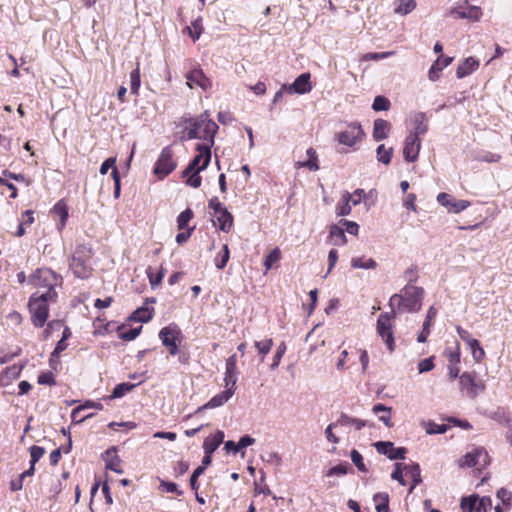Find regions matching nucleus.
<instances>
[{"label":"nucleus","instance_id":"obj_50","mask_svg":"<svg viewBox=\"0 0 512 512\" xmlns=\"http://www.w3.org/2000/svg\"><path fill=\"white\" fill-rule=\"evenodd\" d=\"M497 498L505 505L508 509L512 506V492L506 488H500L496 493Z\"/></svg>","mask_w":512,"mask_h":512},{"label":"nucleus","instance_id":"obj_36","mask_svg":"<svg viewBox=\"0 0 512 512\" xmlns=\"http://www.w3.org/2000/svg\"><path fill=\"white\" fill-rule=\"evenodd\" d=\"M106 455L108 457L111 456V458L106 461V468L110 469L118 474H122L123 470L120 467L121 460L116 455V450L114 448L108 449L106 451Z\"/></svg>","mask_w":512,"mask_h":512},{"label":"nucleus","instance_id":"obj_30","mask_svg":"<svg viewBox=\"0 0 512 512\" xmlns=\"http://www.w3.org/2000/svg\"><path fill=\"white\" fill-rule=\"evenodd\" d=\"M327 241L333 246L345 245L347 242L345 230L342 229L340 226H331Z\"/></svg>","mask_w":512,"mask_h":512},{"label":"nucleus","instance_id":"obj_13","mask_svg":"<svg viewBox=\"0 0 512 512\" xmlns=\"http://www.w3.org/2000/svg\"><path fill=\"white\" fill-rule=\"evenodd\" d=\"M437 201L440 205L445 207L450 213H459L466 209L470 202L467 200H458L454 198L452 195L442 192L437 196Z\"/></svg>","mask_w":512,"mask_h":512},{"label":"nucleus","instance_id":"obj_57","mask_svg":"<svg viewBox=\"0 0 512 512\" xmlns=\"http://www.w3.org/2000/svg\"><path fill=\"white\" fill-rule=\"evenodd\" d=\"M447 425L445 424H436L435 422H429L427 424L426 432L430 435L432 434H443L447 431Z\"/></svg>","mask_w":512,"mask_h":512},{"label":"nucleus","instance_id":"obj_56","mask_svg":"<svg viewBox=\"0 0 512 512\" xmlns=\"http://www.w3.org/2000/svg\"><path fill=\"white\" fill-rule=\"evenodd\" d=\"M45 454V449L43 447L33 445L30 447V456H31V464L35 466L36 462H38L43 455Z\"/></svg>","mask_w":512,"mask_h":512},{"label":"nucleus","instance_id":"obj_37","mask_svg":"<svg viewBox=\"0 0 512 512\" xmlns=\"http://www.w3.org/2000/svg\"><path fill=\"white\" fill-rule=\"evenodd\" d=\"M404 469L412 478V485L410 487L411 492L418 484L422 482L420 466L419 464L414 463L412 465L404 466Z\"/></svg>","mask_w":512,"mask_h":512},{"label":"nucleus","instance_id":"obj_22","mask_svg":"<svg viewBox=\"0 0 512 512\" xmlns=\"http://www.w3.org/2000/svg\"><path fill=\"white\" fill-rule=\"evenodd\" d=\"M218 129L219 127L214 121H208L207 123L203 124L202 134L200 133L199 139L205 140L206 142L203 144L209 145V148H211L214 145V138Z\"/></svg>","mask_w":512,"mask_h":512},{"label":"nucleus","instance_id":"obj_44","mask_svg":"<svg viewBox=\"0 0 512 512\" xmlns=\"http://www.w3.org/2000/svg\"><path fill=\"white\" fill-rule=\"evenodd\" d=\"M478 502L477 495H471L469 497H463L461 499L460 507L463 512H476V504Z\"/></svg>","mask_w":512,"mask_h":512},{"label":"nucleus","instance_id":"obj_59","mask_svg":"<svg viewBox=\"0 0 512 512\" xmlns=\"http://www.w3.org/2000/svg\"><path fill=\"white\" fill-rule=\"evenodd\" d=\"M160 489L168 493H176L179 496L183 494V491L178 488L177 484L164 480L160 481Z\"/></svg>","mask_w":512,"mask_h":512},{"label":"nucleus","instance_id":"obj_47","mask_svg":"<svg viewBox=\"0 0 512 512\" xmlns=\"http://www.w3.org/2000/svg\"><path fill=\"white\" fill-rule=\"evenodd\" d=\"M230 257V251L227 244H224L222 251L215 258V265L218 269H223Z\"/></svg>","mask_w":512,"mask_h":512},{"label":"nucleus","instance_id":"obj_63","mask_svg":"<svg viewBox=\"0 0 512 512\" xmlns=\"http://www.w3.org/2000/svg\"><path fill=\"white\" fill-rule=\"evenodd\" d=\"M38 383L41 385H54L55 377L52 372H44L38 376Z\"/></svg>","mask_w":512,"mask_h":512},{"label":"nucleus","instance_id":"obj_28","mask_svg":"<svg viewBox=\"0 0 512 512\" xmlns=\"http://www.w3.org/2000/svg\"><path fill=\"white\" fill-rule=\"evenodd\" d=\"M436 315L437 310L433 306H431L427 311L426 320L423 323L422 331L420 332L417 338V341L419 343H424L427 340V337L430 334V327L432 325V321L436 317Z\"/></svg>","mask_w":512,"mask_h":512},{"label":"nucleus","instance_id":"obj_5","mask_svg":"<svg viewBox=\"0 0 512 512\" xmlns=\"http://www.w3.org/2000/svg\"><path fill=\"white\" fill-rule=\"evenodd\" d=\"M57 280L56 273L49 268H39L29 278V282L34 287L46 289L44 292H40V294L46 295L48 298L57 297V292L55 291Z\"/></svg>","mask_w":512,"mask_h":512},{"label":"nucleus","instance_id":"obj_4","mask_svg":"<svg viewBox=\"0 0 512 512\" xmlns=\"http://www.w3.org/2000/svg\"><path fill=\"white\" fill-rule=\"evenodd\" d=\"M56 298H48L46 295L40 294V291L33 293L28 302L31 320L34 326L43 327L49 315L48 303L55 301Z\"/></svg>","mask_w":512,"mask_h":512},{"label":"nucleus","instance_id":"obj_33","mask_svg":"<svg viewBox=\"0 0 512 512\" xmlns=\"http://www.w3.org/2000/svg\"><path fill=\"white\" fill-rule=\"evenodd\" d=\"M306 153L308 156V160L307 161H298L296 163V167L297 168L305 167L311 171H317L319 169V165H318V158H317L316 151L313 148H309Z\"/></svg>","mask_w":512,"mask_h":512},{"label":"nucleus","instance_id":"obj_27","mask_svg":"<svg viewBox=\"0 0 512 512\" xmlns=\"http://www.w3.org/2000/svg\"><path fill=\"white\" fill-rule=\"evenodd\" d=\"M413 122L415 124L414 131L411 135H416L418 138L420 135H425L428 131V120L424 112H417L413 115Z\"/></svg>","mask_w":512,"mask_h":512},{"label":"nucleus","instance_id":"obj_64","mask_svg":"<svg viewBox=\"0 0 512 512\" xmlns=\"http://www.w3.org/2000/svg\"><path fill=\"white\" fill-rule=\"evenodd\" d=\"M489 507H491V499L489 497H482L481 499L478 497L476 512H487Z\"/></svg>","mask_w":512,"mask_h":512},{"label":"nucleus","instance_id":"obj_51","mask_svg":"<svg viewBox=\"0 0 512 512\" xmlns=\"http://www.w3.org/2000/svg\"><path fill=\"white\" fill-rule=\"evenodd\" d=\"M351 461L361 472H367V467L364 464L363 457L356 449H353L350 453Z\"/></svg>","mask_w":512,"mask_h":512},{"label":"nucleus","instance_id":"obj_14","mask_svg":"<svg viewBox=\"0 0 512 512\" xmlns=\"http://www.w3.org/2000/svg\"><path fill=\"white\" fill-rule=\"evenodd\" d=\"M374 447L379 454L387 456L390 460H402L407 452L404 447L395 448L390 441H378L374 443Z\"/></svg>","mask_w":512,"mask_h":512},{"label":"nucleus","instance_id":"obj_35","mask_svg":"<svg viewBox=\"0 0 512 512\" xmlns=\"http://www.w3.org/2000/svg\"><path fill=\"white\" fill-rule=\"evenodd\" d=\"M51 213L54 216V220L58 219L60 221V224H65V222L68 219V207L64 200L58 201L54 205Z\"/></svg>","mask_w":512,"mask_h":512},{"label":"nucleus","instance_id":"obj_42","mask_svg":"<svg viewBox=\"0 0 512 512\" xmlns=\"http://www.w3.org/2000/svg\"><path fill=\"white\" fill-rule=\"evenodd\" d=\"M272 346L273 340L271 338H266L254 342V347L257 349L259 355L261 356V361H263L264 357L271 351Z\"/></svg>","mask_w":512,"mask_h":512},{"label":"nucleus","instance_id":"obj_26","mask_svg":"<svg viewBox=\"0 0 512 512\" xmlns=\"http://www.w3.org/2000/svg\"><path fill=\"white\" fill-rule=\"evenodd\" d=\"M453 58L452 57H439L437 60L432 64V66L429 69L428 77L431 81H436L439 78V73L446 68L451 62Z\"/></svg>","mask_w":512,"mask_h":512},{"label":"nucleus","instance_id":"obj_58","mask_svg":"<svg viewBox=\"0 0 512 512\" xmlns=\"http://www.w3.org/2000/svg\"><path fill=\"white\" fill-rule=\"evenodd\" d=\"M456 330L460 339L464 341L468 346L477 345V339L472 338L471 334L467 330L460 326H458Z\"/></svg>","mask_w":512,"mask_h":512},{"label":"nucleus","instance_id":"obj_49","mask_svg":"<svg viewBox=\"0 0 512 512\" xmlns=\"http://www.w3.org/2000/svg\"><path fill=\"white\" fill-rule=\"evenodd\" d=\"M390 108V101L385 96H376L373 104L372 109L374 111H387Z\"/></svg>","mask_w":512,"mask_h":512},{"label":"nucleus","instance_id":"obj_54","mask_svg":"<svg viewBox=\"0 0 512 512\" xmlns=\"http://www.w3.org/2000/svg\"><path fill=\"white\" fill-rule=\"evenodd\" d=\"M86 408H95L101 410L103 408V405L99 402L87 401L83 406H79L72 411V419L76 421L80 411Z\"/></svg>","mask_w":512,"mask_h":512},{"label":"nucleus","instance_id":"obj_18","mask_svg":"<svg viewBox=\"0 0 512 512\" xmlns=\"http://www.w3.org/2000/svg\"><path fill=\"white\" fill-rule=\"evenodd\" d=\"M234 394V389L227 388L226 390L213 396L206 404L197 409V412L213 409L224 405Z\"/></svg>","mask_w":512,"mask_h":512},{"label":"nucleus","instance_id":"obj_45","mask_svg":"<svg viewBox=\"0 0 512 512\" xmlns=\"http://www.w3.org/2000/svg\"><path fill=\"white\" fill-rule=\"evenodd\" d=\"M281 259V251L279 248H274L264 259L265 273L269 271L275 263Z\"/></svg>","mask_w":512,"mask_h":512},{"label":"nucleus","instance_id":"obj_16","mask_svg":"<svg viewBox=\"0 0 512 512\" xmlns=\"http://www.w3.org/2000/svg\"><path fill=\"white\" fill-rule=\"evenodd\" d=\"M310 78L311 75L308 72L300 74L292 84L287 85V92L290 94H305L310 92L312 89Z\"/></svg>","mask_w":512,"mask_h":512},{"label":"nucleus","instance_id":"obj_12","mask_svg":"<svg viewBox=\"0 0 512 512\" xmlns=\"http://www.w3.org/2000/svg\"><path fill=\"white\" fill-rule=\"evenodd\" d=\"M364 136V132L360 126V124H351L345 129L337 134V139L340 144L352 147L362 139Z\"/></svg>","mask_w":512,"mask_h":512},{"label":"nucleus","instance_id":"obj_10","mask_svg":"<svg viewBox=\"0 0 512 512\" xmlns=\"http://www.w3.org/2000/svg\"><path fill=\"white\" fill-rule=\"evenodd\" d=\"M490 463V458L484 448H474L459 460L460 466L476 467L478 470L484 469Z\"/></svg>","mask_w":512,"mask_h":512},{"label":"nucleus","instance_id":"obj_55","mask_svg":"<svg viewBox=\"0 0 512 512\" xmlns=\"http://www.w3.org/2000/svg\"><path fill=\"white\" fill-rule=\"evenodd\" d=\"M404 466H406V464L396 463L395 464V469H394V471L391 474V478L393 480L398 481L399 484L402 485V486L406 485V482H405V480L403 478V470H405Z\"/></svg>","mask_w":512,"mask_h":512},{"label":"nucleus","instance_id":"obj_53","mask_svg":"<svg viewBox=\"0 0 512 512\" xmlns=\"http://www.w3.org/2000/svg\"><path fill=\"white\" fill-rule=\"evenodd\" d=\"M475 159L480 162L496 163L501 159V156L499 154L492 153V152H482V153H479L475 157Z\"/></svg>","mask_w":512,"mask_h":512},{"label":"nucleus","instance_id":"obj_15","mask_svg":"<svg viewBox=\"0 0 512 512\" xmlns=\"http://www.w3.org/2000/svg\"><path fill=\"white\" fill-rule=\"evenodd\" d=\"M421 149V140L416 135L409 134L404 142L403 156L406 161L414 162L417 160Z\"/></svg>","mask_w":512,"mask_h":512},{"label":"nucleus","instance_id":"obj_38","mask_svg":"<svg viewBox=\"0 0 512 512\" xmlns=\"http://www.w3.org/2000/svg\"><path fill=\"white\" fill-rule=\"evenodd\" d=\"M394 12L400 15H407L416 8L415 0H397Z\"/></svg>","mask_w":512,"mask_h":512},{"label":"nucleus","instance_id":"obj_21","mask_svg":"<svg viewBox=\"0 0 512 512\" xmlns=\"http://www.w3.org/2000/svg\"><path fill=\"white\" fill-rule=\"evenodd\" d=\"M479 67V61L474 57L466 58L457 68L456 76L459 79H462L470 74H472Z\"/></svg>","mask_w":512,"mask_h":512},{"label":"nucleus","instance_id":"obj_41","mask_svg":"<svg viewBox=\"0 0 512 512\" xmlns=\"http://www.w3.org/2000/svg\"><path fill=\"white\" fill-rule=\"evenodd\" d=\"M393 155V148H385L384 144H381L376 149L377 160L385 165L390 164Z\"/></svg>","mask_w":512,"mask_h":512},{"label":"nucleus","instance_id":"obj_60","mask_svg":"<svg viewBox=\"0 0 512 512\" xmlns=\"http://www.w3.org/2000/svg\"><path fill=\"white\" fill-rule=\"evenodd\" d=\"M337 214L340 216H346L351 211V204L349 201H345V196L342 195L341 201L336 207Z\"/></svg>","mask_w":512,"mask_h":512},{"label":"nucleus","instance_id":"obj_20","mask_svg":"<svg viewBox=\"0 0 512 512\" xmlns=\"http://www.w3.org/2000/svg\"><path fill=\"white\" fill-rule=\"evenodd\" d=\"M451 14H457L461 19H470L474 21H479L482 17L481 8L478 6H468L464 9L461 8H453L450 11Z\"/></svg>","mask_w":512,"mask_h":512},{"label":"nucleus","instance_id":"obj_43","mask_svg":"<svg viewBox=\"0 0 512 512\" xmlns=\"http://www.w3.org/2000/svg\"><path fill=\"white\" fill-rule=\"evenodd\" d=\"M376 262L372 258H364V257H357L352 258L351 260V266L353 268H359V269H374L376 267Z\"/></svg>","mask_w":512,"mask_h":512},{"label":"nucleus","instance_id":"obj_3","mask_svg":"<svg viewBox=\"0 0 512 512\" xmlns=\"http://www.w3.org/2000/svg\"><path fill=\"white\" fill-rule=\"evenodd\" d=\"M92 249L87 245H79L75 249L71 261L70 269L78 278H88L92 274Z\"/></svg>","mask_w":512,"mask_h":512},{"label":"nucleus","instance_id":"obj_6","mask_svg":"<svg viewBox=\"0 0 512 512\" xmlns=\"http://www.w3.org/2000/svg\"><path fill=\"white\" fill-rule=\"evenodd\" d=\"M395 315L396 312L394 309H392L391 312L382 313L379 315L376 323L377 334L383 340L390 352L395 350L394 333L391 323Z\"/></svg>","mask_w":512,"mask_h":512},{"label":"nucleus","instance_id":"obj_2","mask_svg":"<svg viewBox=\"0 0 512 512\" xmlns=\"http://www.w3.org/2000/svg\"><path fill=\"white\" fill-rule=\"evenodd\" d=\"M424 290L421 287L408 285L402 294H394L389 300L391 310L397 305L399 311L417 312L422 307Z\"/></svg>","mask_w":512,"mask_h":512},{"label":"nucleus","instance_id":"obj_8","mask_svg":"<svg viewBox=\"0 0 512 512\" xmlns=\"http://www.w3.org/2000/svg\"><path fill=\"white\" fill-rule=\"evenodd\" d=\"M174 152L171 146H166L162 149L153 169L154 174L163 179L169 175L177 166L173 158Z\"/></svg>","mask_w":512,"mask_h":512},{"label":"nucleus","instance_id":"obj_39","mask_svg":"<svg viewBox=\"0 0 512 512\" xmlns=\"http://www.w3.org/2000/svg\"><path fill=\"white\" fill-rule=\"evenodd\" d=\"M375 508L377 512H388L389 511V496L387 493H377L373 497Z\"/></svg>","mask_w":512,"mask_h":512},{"label":"nucleus","instance_id":"obj_24","mask_svg":"<svg viewBox=\"0 0 512 512\" xmlns=\"http://www.w3.org/2000/svg\"><path fill=\"white\" fill-rule=\"evenodd\" d=\"M391 124L384 119H376L373 125V138L375 141H381L388 137Z\"/></svg>","mask_w":512,"mask_h":512},{"label":"nucleus","instance_id":"obj_34","mask_svg":"<svg viewBox=\"0 0 512 512\" xmlns=\"http://www.w3.org/2000/svg\"><path fill=\"white\" fill-rule=\"evenodd\" d=\"M153 313V308H150L147 305H143L136 309L130 318L136 322H148L152 319Z\"/></svg>","mask_w":512,"mask_h":512},{"label":"nucleus","instance_id":"obj_11","mask_svg":"<svg viewBox=\"0 0 512 512\" xmlns=\"http://www.w3.org/2000/svg\"><path fill=\"white\" fill-rule=\"evenodd\" d=\"M209 215L212 224H233V216L218 198L209 201Z\"/></svg>","mask_w":512,"mask_h":512},{"label":"nucleus","instance_id":"obj_48","mask_svg":"<svg viewBox=\"0 0 512 512\" xmlns=\"http://www.w3.org/2000/svg\"><path fill=\"white\" fill-rule=\"evenodd\" d=\"M444 355L448 359L449 364H459L460 363V348L459 345L456 344L454 348L448 347L444 351Z\"/></svg>","mask_w":512,"mask_h":512},{"label":"nucleus","instance_id":"obj_61","mask_svg":"<svg viewBox=\"0 0 512 512\" xmlns=\"http://www.w3.org/2000/svg\"><path fill=\"white\" fill-rule=\"evenodd\" d=\"M468 347L471 350V354H472L473 359L476 362H481L482 359L485 356V352H484V349L480 346L479 341L477 340V345H470Z\"/></svg>","mask_w":512,"mask_h":512},{"label":"nucleus","instance_id":"obj_1","mask_svg":"<svg viewBox=\"0 0 512 512\" xmlns=\"http://www.w3.org/2000/svg\"><path fill=\"white\" fill-rule=\"evenodd\" d=\"M195 149L197 154L183 170L182 177L187 178L186 183L188 186L198 188L202 182L199 173L205 170L211 161V148H209V145L198 143Z\"/></svg>","mask_w":512,"mask_h":512},{"label":"nucleus","instance_id":"obj_40","mask_svg":"<svg viewBox=\"0 0 512 512\" xmlns=\"http://www.w3.org/2000/svg\"><path fill=\"white\" fill-rule=\"evenodd\" d=\"M136 387V384H131L128 382H123L115 386L112 394L109 396V399H117L126 395L128 392L132 391Z\"/></svg>","mask_w":512,"mask_h":512},{"label":"nucleus","instance_id":"obj_17","mask_svg":"<svg viewBox=\"0 0 512 512\" xmlns=\"http://www.w3.org/2000/svg\"><path fill=\"white\" fill-rule=\"evenodd\" d=\"M373 192L374 191L371 190L366 194L363 189H356L353 193L344 192L343 195L345 196V201H349L351 205L355 206L364 202V204L369 207L374 204Z\"/></svg>","mask_w":512,"mask_h":512},{"label":"nucleus","instance_id":"obj_62","mask_svg":"<svg viewBox=\"0 0 512 512\" xmlns=\"http://www.w3.org/2000/svg\"><path fill=\"white\" fill-rule=\"evenodd\" d=\"M347 470H348V463H342V464H339V465H336L332 468H330L327 472V476L328 477H332V476H335V475H345L347 474Z\"/></svg>","mask_w":512,"mask_h":512},{"label":"nucleus","instance_id":"obj_19","mask_svg":"<svg viewBox=\"0 0 512 512\" xmlns=\"http://www.w3.org/2000/svg\"><path fill=\"white\" fill-rule=\"evenodd\" d=\"M187 84L193 88L194 86H199L203 90L211 87L210 80L204 75L202 70H193L187 76Z\"/></svg>","mask_w":512,"mask_h":512},{"label":"nucleus","instance_id":"obj_9","mask_svg":"<svg viewBox=\"0 0 512 512\" xmlns=\"http://www.w3.org/2000/svg\"><path fill=\"white\" fill-rule=\"evenodd\" d=\"M460 388L469 398H476L482 393L486 385L483 380L477 379L475 373L464 372L459 376Z\"/></svg>","mask_w":512,"mask_h":512},{"label":"nucleus","instance_id":"obj_32","mask_svg":"<svg viewBox=\"0 0 512 512\" xmlns=\"http://www.w3.org/2000/svg\"><path fill=\"white\" fill-rule=\"evenodd\" d=\"M336 424L345 427H354L356 430H361L363 427L366 426V421L359 418L351 417L345 413H341V415L336 421Z\"/></svg>","mask_w":512,"mask_h":512},{"label":"nucleus","instance_id":"obj_46","mask_svg":"<svg viewBox=\"0 0 512 512\" xmlns=\"http://www.w3.org/2000/svg\"><path fill=\"white\" fill-rule=\"evenodd\" d=\"M141 84L139 65L130 73V90L132 94H138Z\"/></svg>","mask_w":512,"mask_h":512},{"label":"nucleus","instance_id":"obj_29","mask_svg":"<svg viewBox=\"0 0 512 512\" xmlns=\"http://www.w3.org/2000/svg\"><path fill=\"white\" fill-rule=\"evenodd\" d=\"M185 123L187 124V126H186L187 132H186V135L183 136L182 139H188V140L199 139L200 138V130L203 127V124L201 123V121H199L195 118H189L185 121Z\"/></svg>","mask_w":512,"mask_h":512},{"label":"nucleus","instance_id":"obj_52","mask_svg":"<svg viewBox=\"0 0 512 512\" xmlns=\"http://www.w3.org/2000/svg\"><path fill=\"white\" fill-rule=\"evenodd\" d=\"M286 349H287L286 344L284 342H281L279 344V346L277 347V349H276L275 355L273 357V362H272V364L270 366V368L272 370H275L276 368H278V366H279V364L281 362V359H282V357L284 356V354L286 352Z\"/></svg>","mask_w":512,"mask_h":512},{"label":"nucleus","instance_id":"obj_23","mask_svg":"<svg viewBox=\"0 0 512 512\" xmlns=\"http://www.w3.org/2000/svg\"><path fill=\"white\" fill-rule=\"evenodd\" d=\"M218 129L219 127L214 121H208L207 123L203 124L202 134L200 133L199 139L205 140L206 142L203 144L209 145V148H211L214 145V138Z\"/></svg>","mask_w":512,"mask_h":512},{"label":"nucleus","instance_id":"obj_31","mask_svg":"<svg viewBox=\"0 0 512 512\" xmlns=\"http://www.w3.org/2000/svg\"><path fill=\"white\" fill-rule=\"evenodd\" d=\"M372 411L374 414L379 415V420L383 422L386 427L391 428L393 426L391 422V407L378 403L373 406Z\"/></svg>","mask_w":512,"mask_h":512},{"label":"nucleus","instance_id":"obj_25","mask_svg":"<svg viewBox=\"0 0 512 512\" xmlns=\"http://www.w3.org/2000/svg\"><path fill=\"white\" fill-rule=\"evenodd\" d=\"M224 440V432L217 431L210 437H207L203 443V449L205 454H213L214 451L221 445Z\"/></svg>","mask_w":512,"mask_h":512},{"label":"nucleus","instance_id":"obj_7","mask_svg":"<svg viewBox=\"0 0 512 512\" xmlns=\"http://www.w3.org/2000/svg\"><path fill=\"white\" fill-rule=\"evenodd\" d=\"M159 338L162 345L168 349L170 355L174 356L178 353L182 332L176 324L163 327L159 332Z\"/></svg>","mask_w":512,"mask_h":512}]
</instances>
